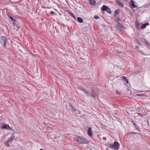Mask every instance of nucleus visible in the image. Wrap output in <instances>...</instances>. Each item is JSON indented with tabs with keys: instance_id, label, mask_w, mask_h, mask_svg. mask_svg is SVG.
I'll list each match as a JSON object with an SVG mask.
<instances>
[{
	"instance_id": "1",
	"label": "nucleus",
	"mask_w": 150,
	"mask_h": 150,
	"mask_svg": "<svg viewBox=\"0 0 150 150\" xmlns=\"http://www.w3.org/2000/svg\"><path fill=\"white\" fill-rule=\"evenodd\" d=\"M74 140L76 142L79 144H86L88 142L85 138L81 137H77L74 139Z\"/></svg>"
},
{
	"instance_id": "2",
	"label": "nucleus",
	"mask_w": 150,
	"mask_h": 150,
	"mask_svg": "<svg viewBox=\"0 0 150 150\" xmlns=\"http://www.w3.org/2000/svg\"><path fill=\"white\" fill-rule=\"evenodd\" d=\"M109 147L112 149H114L115 150H118L119 147V145L117 142H114V144H109L108 146Z\"/></svg>"
},
{
	"instance_id": "3",
	"label": "nucleus",
	"mask_w": 150,
	"mask_h": 150,
	"mask_svg": "<svg viewBox=\"0 0 150 150\" xmlns=\"http://www.w3.org/2000/svg\"><path fill=\"white\" fill-rule=\"evenodd\" d=\"M1 42H3V45L5 47L6 45L8 43L6 38L4 36L1 37Z\"/></svg>"
},
{
	"instance_id": "4",
	"label": "nucleus",
	"mask_w": 150,
	"mask_h": 150,
	"mask_svg": "<svg viewBox=\"0 0 150 150\" xmlns=\"http://www.w3.org/2000/svg\"><path fill=\"white\" fill-rule=\"evenodd\" d=\"M102 9L103 11H106L110 13L112 12L110 8L108 6L105 5H103V6Z\"/></svg>"
},
{
	"instance_id": "5",
	"label": "nucleus",
	"mask_w": 150,
	"mask_h": 150,
	"mask_svg": "<svg viewBox=\"0 0 150 150\" xmlns=\"http://www.w3.org/2000/svg\"><path fill=\"white\" fill-rule=\"evenodd\" d=\"M2 129H5L7 130H11L13 131V129L11 128L8 125L5 124L2 127Z\"/></svg>"
},
{
	"instance_id": "6",
	"label": "nucleus",
	"mask_w": 150,
	"mask_h": 150,
	"mask_svg": "<svg viewBox=\"0 0 150 150\" xmlns=\"http://www.w3.org/2000/svg\"><path fill=\"white\" fill-rule=\"evenodd\" d=\"M129 5L130 6H132L133 8H137V6L134 4V2L133 0H130L129 2Z\"/></svg>"
},
{
	"instance_id": "7",
	"label": "nucleus",
	"mask_w": 150,
	"mask_h": 150,
	"mask_svg": "<svg viewBox=\"0 0 150 150\" xmlns=\"http://www.w3.org/2000/svg\"><path fill=\"white\" fill-rule=\"evenodd\" d=\"M123 27L120 23H118V24L115 26V28L117 29L120 30Z\"/></svg>"
},
{
	"instance_id": "8",
	"label": "nucleus",
	"mask_w": 150,
	"mask_h": 150,
	"mask_svg": "<svg viewBox=\"0 0 150 150\" xmlns=\"http://www.w3.org/2000/svg\"><path fill=\"white\" fill-rule=\"evenodd\" d=\"M88 135L90 136H91L92 135V132L91 128L90 127H88Z\"/></svg>"
},
{
	"instance_id": "9",
	"label": "nucleus",
	"mask_w": 150,
	"mask_h": 150,
	"mask_svg": "<svg viewBox=\"0 0 150 150\" xmlns=\"http://www.w3.org/2000/svg\"><path fill=\"white\" fill-rule=\"evenodd\" d=\"M116 2L121 7H124V5L120 1L117 0L116 1Z\"/></svg>"
},
{
	"instance_id": "10",
	"label": "nucleus",
	"mask_w": 150,
	"mask_h": 150,
	"mask_svg": "<svg viewBox=\"0 0 150 150\" xmlns=\"http://www.w3.org/2000/svg\"><path fill=\"white\" fill-rule=\"evenodd\" d=\"M88 1L90 4L92 5H95L96 4L94 0H89Z\"/></svg>"
},
{
	"instance_id": "11",
	"label": "nucleus",
	"mask_w": 150,
	"mask_h": 150,
	"mask_svg": "<svg viewBox=\"0 0 150 150\" xmlns=\"http://www.w3.org/2000/svg\"><path fill=\"white\" fill-rule=\"evenodd\" d=\"M83 92L84 94L87 96H89L91 95L90 93L88 92L85 88L83 90Z\"/></svg>"
},
{
	"instance_id": "12",
	"label": "nucleus",
	"mask_w": 150,
	"mask_h": 150,
	"mask_svg": "<svg viewBox=\"0 0 150 150\" xmlns=\"http://www.w3.org/2000/svg\"><path fill=\"white\" fill-rule=\"evenodd\" d=\"M77 20L80 23H82L83 22V19L80 17H78L77 18Z\"/></svg>"
},
{
	"instance_id": "13",
	"label": "nucleus",
	"mask_w": 150,
	"mask_h": 150,
	"mask_svg": "<svg viewBox=\"0 0 150 150\" xmlns=\"http://www.w3.org/2000/svg\"><path fill=\"white\" fill-rule=\"evenodd\" d=\"M122 78L123 80L126 82L127 83H128V80L126 79V78L125 77L122 76Z\"/></svg>"
},
{
	"instance_id": "14",
	"label": "nucleus",
	"mask_w": 150,
	"mask_h": 150,
	"mask_svg": "<svg viewBox=\"0 0 150 150\" xmlns=\"http://www.w3.org/2000/svg\"><path fill=\"white\" fill-rule=\"evenodd\" d=\"M77 88L78 89L82 91H83V90L84 89V88L81 86H79L77 87Z\"/></svg>"
},
{
	"instance_id": "15",
	"label": "nucleus",
	"mask_w": 150,
	"mask_h": 150,
	"mask_svg": "<svg viewBox=\"0 0 150 150\" xmlns=\"http://www.w3.org/2000/svg\"><path fill=\"white\" fill-rule=\"evenodd\" d=\"M15 137L14 136H12L11 137H10L9 139L11 141H13V139H15Z\"/></svg>"
},
{
	"instance_id": "16",
	"label": "nucleus",
	"mask_w": 150,
	"mask_h": 150,
	"mask_svg": "<svg viewBox=\"0 0 150 150\" xmlns=\"http://www.w3.org/2000/svg\"><path fill=\"white\" fill-rule=\"evenodd\" d=\"M136 96L140 97H143L145 96V95L143 93L137 94H136Z\"/></svg>"
},
{
	"instance_id": "17",
	"label": "nucleus",
	"mask_w": 150,
	"mask_h": 150,
	"mask_svg": "<svg viewBox=\"0 0 150 150\" xmlns=\"http://www.w3.org/2000/svg\"><path fill=\"white\" fill-rule=\"evenodd\" d=\"M146 26V25L144 24H142L141 25V29H143L145 28Z\"/></svg>"
},
{
	"instance_id": "18",
	"label": "nucleus",
	"mask_w": 150,
	"mask_h": 150,
	"mask_svg": "<svg viewBox=\"0 0 150 150\" xmlns=\"http://www.w3.org/2000/svg\"><path fill=\"white\" fill-rule=\"evenodd\" d=\"M8 17L12 21H16V20H14V19L12 17L9 16Z\"/></svg>"
},
{
	"instance_id": "19",
	"label": "nucleus",
	"mask_w": 150,
	"mask_h": 150,
	"mask_svg": "<svg viewBox=\"0 0 150 150\" xmlns=\"http://www.w3.org/2000/svg\"><path fill=\"white\" fill-rule=\"evenodd\" d=\"M69 12H68L69 14L70 15H71L72 16H73V13L71 11H69Z\"/></svg>"
},
{
	"instance_id": "20",
	"label": "nucleus",
	"mask_w": 150,
	"mask_h": 150,
	"mask_svg": "<svg viewBox=\"0 0 150 150\" xmlns=\"http://www.w3.org/2000/svg\"><path fill=\"white\" fill-rule=\"evenodd\" d=\"M52 13L53 14H56V13H54V11H50V13Z\"/></svg>"
},
{
	"instance_id": "21",
	"label": "nucleus",
	"mask_w": 150,
	"mask_h": 150,
	"mask_svg": "<svg viewBox=\"0 0 150 150\" xmlns=\"http://www.w3.org/2000/svg\"><path fill=\"white\" fill-rule=\"evenodd\" d=\"M94 18L95 19H98L99 18V17L98 16H94Z\"/></svg>"
},
{
	"instance_id": "22",
	"label": "nucleus",
	"mask_w": 150,
	"mask_h": 150,
	"mask_svg": "<svg viewBox=\"0 0 150 150\" xmlns=\"http://www.w3.org/2000/svg\"><path fill=\"white\" fill-rule=\"evenodd\" d=\"M145 42L146 45H150V43L149 42H147L146 41H145Z\"/></svg>"
},
{
	"instance_id": "23",
	"label": "nucleus",
	"mask_w": 150,
	"mask_h": 150,
	"mask_svg": "<svg viewBox=\"0 0 150 150\" xmlns=\"http://www.w3.org/2000/svg\"><path fill=\"white\" fill-rule=\"evenodd\" d=\"M11 141L8 139L7 141V144H8Z\"/></svg>"
},
{
	"instance_id": "24",
	"label": "nucleus",
	"mask_w": 150,
	"mask_h": 150,
	"mask_svg": "<svg viewBox=\"0 0 150 150\" xmlns=\"http://www.w3.org/2000/svg\"><path fill=\"white\" fill-rule=\"evenodd\" d=\"M103 139L104 140H106V137H103Z\"/></svg>"
},
{
	"instance_id": "25",
	"label": "nucleus",
	"mask_w": 150,
	"mask_h": 150,
	"mask_svg": "<svg viewBox=\"0 0 150 150\" xmlns=\"http://www.w3.org/2000/svg\"><path fill=\"white\" fill-rule=\"evenodd\" d=\"M72 16L73 17V18L74 19H75L76 18L75 16L74 15V14H73V16Z\"/></svg>"
},
{
	"instance_id": "26",
	"label": "nucleus",
	"mask_w": 150,
	"mask_h": 150,
	"mask_svg": "<svg viewBox=\"0 0 150 150\" xmlns=\"http://www.w3.org/2000/svg\"><path fill=\"white\" fill-rule=\"evenodd\" d=\"M145 24H146V25H149V24L148 23H146Z\"/></svg>"
},
{
	"instance_id": "27",
	"label": "nucleus",
	"mask_w": 150,
	"mask_h": 150,
	"mask_svg": "<svg viewBox=\"0 0 150 150\" xmlns=\"http://www.w3.org/2000/svg\"><path fill=\"white\" fill-rule=\"evenodd\" d=\"M3 1L2 0H0V4Z\"/></svg>"
},
{
	"instance_id": "28",
	"label": "nucleus",
	"mask_w": 150,
	"mask_h": 150,
	"mask_svg": "<svg viewBox=\"0 0 150 150\" xmlns=\"http://www.w3.org/2000/svg\"><path fill=\"white\" fill-rule=\"evenodd\" d=\"M71 107L73 109L74 108V109L75 110V109L74 108V107L72 105H71Z\"/></svg>"
},
{
	"instance_id": "29",
	"label": "nucleus",
	"mask_w": 150,
	"mask_h": 150,
	"mask_svg": "<svg viewBox=\"0 0 150 150\" xmlns=\"http://www.w3.org/2000/svg\"><path fill=\"white\" fill-rule=\"evenodd\" d=\"M40 150H44V149H41Z\"/></svg>"
},
{
	"instance_id": "30",
	"label": "nucleus",
	"mask_w": 150,
	"mask_h": 150,
	"mask_svg": "<svg viewBox=\"0 0 150 150\" xmlns=\"http://www.w3.org/2000/svg\"><path fill=\"white\" fill-rule=\"evenodd\" d=\"M138 44L139 45H140V43L139 42H138Z\"/></svg>"
},
{
	"instance_id": "31",
	"label": "nucleus",
	"mask_w": 150,
	"mask_h": 150,
	"mask_svg": "<svg viewBox=\"0 0 150 150\" xmlns=\"http://www.w3.org/2000/svg\"><path fill=\"white\" fill-rule=\"evenodd\" d=\"M13 24L14 25H15V22H14L13 23Z\"/></svg>"
},
{
	"instance_id": "32",
	"label": "nucleus",
	"mask_w": 150,
	"mask_h": 150,
	"mask_svg": "<svg viewBox=\"0 0 150 150\" xmlns=\"http://www.w3.org/2000/svg\"><path fill=\"white\" fill-rule=\"evenodd\" d=\"M7 146H10V145L8 144V145Z\"/></svg>"
},
{
	"instance_id": "33",
	"label": "nucleus",
	"mask_w": 150,
	"mask_h": 150,
	"mask_svg": "<svg viewBox=\"0 0 150 150\" xmlns=\"http://www.w3.org/2000/svg\"><path fill=\"white\" fill-rule=\"evenodd\" d=\"M93 95V97H94V96H93V95Z\"/></svg>"
},
{
	"instance_id": "34",
	"label": "nucleus",
	"mask_w": 150,
	"mask_h": 150,
	"mask_svg": "<svg viewBox=\"0 0 150 150\" xmlns=\"http://www.w3.org/2000/svg\"><path fill=\"white\" fill-rule=\"evenodd\" d=\"M1 110V109H0V110Z\"/></svg>"
}]
</instances>
